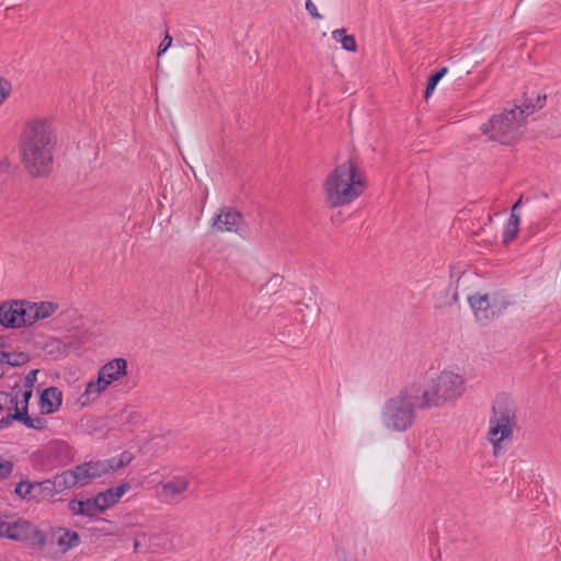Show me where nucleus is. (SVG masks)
Wrapping results in <instances>:
<instances>
[{"label":"nucleus","instance_id":"6ab92c4d","mask_svg":"<svg viewBox=\"0 0 561 561\" xmlns=\"http://www.w3.org/2000/svg\"><path fill=\"white\" fill-rule=\"evenodd\" d=\"M57 545L64 551H68L69 549H72L80 545V536L75 530H71L68 528H61L60 534L57 538Z\"/></svg>","mask_w":561,"mask_h":561},{"label":"nucleus","instance_id":"473e14b6","mask_svg":"<svg viewBox=\"0 0 561 561\" xmlns=\"http://www.w3.org/2000/svg\"><path fill=\"white\" fill-rule=\"evenodd\" d=\"M488 439L492 444L493 455L497 457L503 450L502 443L506 439H500V435H496L495 437L488 435Z\"/></svg>","mask_w":561,"mask_h":561},{"label":"nucleus","instance_id":"6e6552de","mask_svg":"<svg viewBox=\"0 0 561 561\" xmlns=\"http://www.w3.org/2000/svg\"><path fill=\"white\" fill-rule=\"evenodd\" d=\"M0 538L26 541L33 546L43 547L46 537L36 526L24 519L8 522L0 517Z\"/></svg>","mask_w":561,"mask_h":561},{"label":"nucleus","instance_id":"a18cd8bd","mask_svg":"<svg viewBox=\"0 0 561 561\" xmlns=\"http://www.w3.org/2000/svg\"><path fill=\"white\" fill-rule=\"evenodd\" d=\"M362 553H363V556L366 554V548L365 547L362 549Z\"/></svg>","mask_w":561,"mask_h":561},{"label":"nucleus","instance_id":"4c0bfd02","mask_svg":"<svg viewBox=\"0 0 561 561\" xmlns=\"http://www.w3.org/2000/svg\"><path fill=\"white\" fill-rule=\"evenodd\" d=\"M306 10L314 19H321L322 15L318 12L316 4L311 0L306 1Z\"/></svg>","mask_w":561,"mask_h":561},{"label":"nucleus","instance_id":"a878e982","mask_svg":"<svg viewBox=\"0 0 561 561\" xmlns=\"http://www.w3.org/2000/svg\"><path fill=\"white\" fill-rule=\"evenodd\" d=\"M20 422L23 423L27 428L44 430L47 426L45 419L39 416L31 417L26 408H20Z\"/></svg>","mask_w":561,"mask_h":561},{"label":"nucleus","instance_id":"e433bc0d","mask_svg":"<svg viewBox=\"0 0 561 561\" xmlns=\"http://www.w3.org/2000/svg\"><path fill=\"white\" fill-rule=\"evenodd\" d=\"M21 397L22 399L19 400V404H21V408H26V410L28 411V401L32 397V389L21 391Z\"/></svg>","mask_w":561,"mask_h":561},{"label":"nucleus","instance_id":"f8f14e48","mask_svg":"<svg viewBox=\"0 0 561 561\" xmlns=\"http://www.w3.org/2000/svg\"><path fill=\"white\" fill-rule=\"evenodd\" d=\"M111 466L103 460L85 461L73 467L79 486L89 485L95 479L102 478L111 472Z\"/></svg>","mask_w":561,"mask_h":561},{"label":"nucleus","instance_id":"aec40b11","mask_svg":"<svg viewBox=\"0 0 561 561\" xmlns=\"http://www.w3.org/2000/svg\"><path fill=\"white\" fill-rule=\"evenodd\" d=\"M55 484L59 493L65 490L71 489L76 485H79L75 469L65 470L54 477Z\"/></svg>","mask_w":561,"mask_h":561},{"label":"nucleus","instance_id":"f3484780","mask_svg":"<svg viewBox=\"0 0 561 561\" xmlns=\"http://www.w3.org/2000/svg\"><path fill=\"white\" fill-rule=\"evenodd\" d=\"M62 404V392L57 387H49L42 391L39 397L41 411L50 414L59 410Z\"/></svg>","mask_w":561,"mask_h":561},{"label":"nucleus","instance_id":"dca6fc26","mask_svg":"<svg viewBox=\"0 0 561 561\" xmlns=\"http://www.w3.org/2000/svg\"><path fill=\"white\" fill-rule=\"evenodd\" d=\"M68 508L73 515H80L89 518H95L100 513H102L95 496L85 500L72 499L68 503Z\"/></svg>","mask_w":561,"mask_h":561},{"label":"nucleus","instance_id":"f257e3e1","mask_svg":"<svg viewBox=\"0 0 561 561\" xmlns=\"http://www.w3.org/2000/svg\"><path fill=\"white\" fill-rule=\"evenodd\" d=\"M56 139L50 124L44 119L28 122L21 135V156L32 176H44L53 167Z\"/></svg>","mask_w":561,"mask_h":561},{"label":"nucleus","instance_id":"c9c22d12","mask_svg":"<svg viewBox=\"0 0 561 561\" xmlns=\"http://www.w3.org/2000/svg\"><path fill=\"white\" fill-rule=\"evenodd\" d=\"M171 44H172V37L167 33L164 38L161 41V43L159 45L158 56H160L163 53H165L167 49L171 46Z\"/></svg>","mask_w":561,"mask_h":561},{"label":"nucleus","instance_id":"ea45409f","mask_svg":"<svg viewBox=\"0 0 561 561\" xmlns=\"http://www.w3.org/2000/svg\"><path fill=\"white\" fill-rule=\"evenodd\" d=\"M36 375H37V370H31L26 377H25V381L26 383L28 385L30 388H32L33 386V382L36 380Z\"/></svg>","mask_w":561,"mask_h":561},{"label":"nucleus","instance_id":"39448f33","mask_svg":"<svg viewBox=\"0 0 561 561\" xmlns=\"http://www.w3.org/2000/svg\"><path fill=\"white\" fill-rule=\"evenodd\" d=\"M465 378L449 370H443L431 378L425 387L419 383L422 408L426 410L440 408L447 402L456 401L465 393Z\"/></svg>","mask_w":561,"mask_h":561},{"label":"nucleus","instance_id":"cd10ccee","mask_svg":"<svg viewBox=\"0 0 561 561\" xmlns=\"http://www.w3.org/2000/svg\"><path fill=\"white\" fill-rule=\"evenodd\" d=\"M131 460V456L128 453H123L119 457H113L111 459L103 460L105 463L111 466V472L115 471L124 466L128 465Z\"/></svg>","mask_w":561,"mask_h":561},{"label":"nucleus","instance_id":"2eb2a0df","mask_svg":"<svg viewBox=\"0 0 561 561\" xmlns=\"http://www.w3.org/2000/svg\"><path fill=\"white\" fill-rule=\"evenodd\" d=\"M130 490L128 482L122 483L115 488H108L105 491L99 492L95 496L98 504L102 512L110 508L119 502L122 496Z\"/></svg>","mask_w":561,"mask_h":561},{"label":"nucleus","instance_id":"ddd939ff","mask_svg":"<svg viewBox=\"0 0 561 561\" xmlns=\"http://www.w3.org/2000/svg\"><path fill=\"white\" fill-rule=\"evenodd\" d=\"M468 302L473 311L476 321L481 325H488L494 321V312L491 309L490 295H472Z\"/></svg>","mask_w":561,"mask_h":561},{"label":"nucleus","instance_id":"79ce46f5","mask_svg":"<svg viewBox=\"0 0 561 561\" xmlns=\"http://www.w3.org/2000/svg\"><path fill=\"white\" fill-rule=\"evenodd\" d=\"M435 88L436 87L434 84H431L430 82H426V88L424 90V98L428 99L433 94Z\"/></svg>","mask_w":561,"mask_h":561},{"label":"nucleus","instance_id":"423d86ee","mask_svg":"<svg viewBox=\"0 0 561 561\" xmlns=\"http://www.w3.org/2000/svg\"><path fill=\"white\" fill-rule=\"evenodd\" d=\"M127 360L122 357L105 363L100 367L96 380H91L85 385V389L77 399V403L84 408L95 402L113 382L127 375Z\"/></svg>","mask_w":561,"mask_h":561},{"label":"nucleus","instance_id":"7c9ffc66","mask_svg":"<svg viewBox=\"0 0 561 561\" xmlns=\"http://www.w3.org/2000/svg\"><path fill=\"white\" fill-rule=\"evenodd\" d=\"M104 525L102 527H92L90 530L93 533H100L103 536H114L117 533L111 528V523L108 520L102 519Z\"/></svg>","mask_w":561,"mask_h":561},{"label":"nucleus","instance_id":"f03ea898","mask_svg":"<svg viewBox=\"0 0 561 561\" xmlns=\"http://www.w3.org/2000/svg\"><path fill=\"white\" fill-rule=\"evenodd\" d=\"M546 94L536 95L535 102L527 93L524 94L523 104L515 105L511 110H504L501 113L493 114L490 119L480 127L483 135L489 140L504 146L516 144L524 134V125L528 115L536 110H540L546 104Z\"/></svg>","mask_w":561,"mask_h":561},{"label":"nucleus","instance_id":"37998d69","mask_svg":"<svg viewBox=\"0 0 561 561\" xmlns=\"http://www.w3.org/2000/svg\"><path fill=\"white\" fill-rule=\"evenodd\" d=\"M12 396H10L9 393L7 392H3V391H0V401L3 400H7L8 398H11ZM3 410V404L2 402H0V412Z\"/></svg>","mask_w":561,"mask_h":561},{"label":"nucleus","instance_id":"5701e85b","mask_svg":"<svg viewBox=\"0 0 561 561\" xmlns=\"http://www.w3.org/2000/svg\"><path fill=\"white\" fill-rule=\"evenodd\" d=\"M332 38L336 42H340L342 45V48L347 51H356L357 50V44L356 39L353 35H347L345 28H337L332 32Z\"/></svg>","mask_w":561,"mask_h":561},{"label":"nucleus","instance_id":"4468645a","mask_svg":"<svg viewBox=\"0 0 561 561\" xmlns=\"http://www.w3.org/2000/svg\"><path fill=\"white\" fill-rule=\"evenodd\" d=\"M58 309V305L50 301L30 302L26 301V321L28 325L38 320H44L53 316Z\"/></svg>","mask_w":561,"mask_h":561},{"label":"nucleus","instance_id":"20e7f679","mask_svg":"<svg viewBox=\"0 0 561 561\" xmlns=\"http://www.w3.org/2000/svg\"><path fill=\"white\" fill-rule=\"evenodd\" d=\"M416 410L424 409L419 396V382H413L385 401L380 413L381 424L389 432H407L415 423Z\"/></svg>","mask_w":561,"mask_h":561},{"label":"nucleus","instance_id":"2f4dec72","mask_svg":"<svg viewBox=\"0 0 561 561\" xmlns=\"http://www.w3.org/2000/svg\"><path fill=\"white\" fill-rule=\"evenodd\" d=\"M520 206H522V198H519L513 205L512 210H511V216H510L507 224H512V225L519 227L520 219H519V215L517 214V210L520 208Z\"/></svg>","mask_w":561,"mask_h":561},{"label":"nucleus","instance_id":"7ed1b4c3","mask_svg":"<svg viewBox=\"0 0 561 561\" xmlns=\"http://www.w3.org/2000/svg\"><path fill=\"white\" fill-rule=\"evenodd\" d=\"M366 181L353 160L336 165L327 176L323 190L330 207L351 204L365 191Z\"/></svg>","mask_w":561,"mask_h":561},{"label":"nucleus","instance_id":"a211bd4d","mask_svg":"<svg viewBox=\"0 0 561 561\" xmlns=\"http://www.w3.org/2000/svg\"><path fill=\"white\" fill-rule=\"evenodd\" d=\"M48 451L50 455L55 456L56 460L60 465H67L73 458V450L62 440L53 442L48 446Z\"/></svg>","mask_w":561,"mask_h":561},{"label":"nucleus","instance_id":"a19ab883","mask_svg":"<svg viewBox=\"0 0 561 561\" xmlns=\"http://www.w3.org/2000/svg\"><path fill=\"white\" fill-rule=\"evenodd\" d=\"M448 293H451V302L456 304L459 299L457 287H454L453 284H450L447 288Z\"/></svg>","mask_w":561,"mask_h":561},{"label":"nucleus","instance_id":"c85d7f7f","mask_svg":"<svg viewBox=\"0 0 561 561\" xmlns=\"http://www.w3.org/2000/svg\"><path fill=\"white\" fill-rule=\"evenodd\" d=\"M13 462L11 460L4 459L0 456V480H3L11 476L13 471Z\"/></svg>","mask_w":561,"mask_h":561},{"label":"nucleus","instance_id":"9b49d317","mask_svg":"<svg viewBox=\"0 0 561 561\" xmlns=\"http://www.w3.org/2000/svg\"><path fill=\"white\" fill-rule=\"evenodd\" d=\"M213 227L217 231L234 232L240 236L245 232L242 214L230 207L220 209V213L213 220Z\"/></svg>","mask_w":561,"mask_h":561},{"label":"nucleus","instance_id":"c756f323","mask_svg":"<svg viewBox=\"0 0 561 561\" xmlns=\"http://www.w3.org/2000/svg\"><path fill=\"white\" fill-rule=\"evenodd\" d=\"M517 232H518V226H515L512 224H506L505 228H504V232H503V242L505 244H507L511 241H513L516 238Z\"/></svg>","mask_w":561,"mask_h":561},{"label":"nucleus","instance_id":"393cba45","mask_svg":"<svg viewBox=\"0 0 561 561\" xmlns=\"http://www.w3.org/2000/svg\"><path fill=\"white\" fill-rule=\"evenodd\" d=\"M491 309L494 312V320L513 304L508 297L501 294L490 295Z\"/></svg>","mask_w":561,"mask_h":561},{"label":"nucleus","instance_id":"0eeeda50","mask_svg":"<svg viewBox=\"0 0 561 561\" xmlns=\"http://www.w3.org/2000/svg\"><path fill=\"white\" fill-rule=\"evenodd\" d=\"M516 412L517 407L513 399L505 394L496 396L489 420L488 435H500V439H511L517 424Z\"/></svg>","mask_w":561,"mask_h":561},{"label":"nucleus","instance_id":"412c9836","mask_svg":"<svg viewBox=\"0 0 561 561\" xmlns=\"http://www.w3.org/2000/svg\"><path fill=\"white\" fill-rule=\"evenodd\" d=\"M356 539L353 538L352 542L347 540L346 542H342L341 546L336 547L335 556L339 561H358L356 552Z\"/></svg>","mask_w":561,"mask_h":561},{"label":"nucleus","instance_id":"b1692460","mask_svg":"<svg viewBox=\"0 0 561 561\" xmlns=\"http://www.w3.org/2000/svg\"><path fill=\"white\" fill-rule=\"evenodd\" d=\"M36 482H30V481H20L14 489V493L21 497L22 500H35L37 501L36 496Z\"/></svg>","mask_w":561,"mask_h":561},{"label":"nucleus","instance_id":"c03bdc74","mask_svg":"<svg viewBox=\"0 0 561 561\" xmlns=\"http://www.w3.org/2000/svg\"><path fill=\"white\" fill-rule=\"evenodd\" d=\"M139 547H140V542L137 539H135L134 547H133L134 548V552H138Z\"/></svg>","mask_w":561,"mask_h":561},{"label":"nucleus","instance_id":"bb28decb","mask_svg":"<svg viewBox=\"0 0 561 561\" xmlns=\"http://www.w3.org/2000/svg\"><path fill=\"white\" fill-rule=\"evenodd\" d=\"M10 403L12 405H14L15 412L8 414L7 416H4V417H2L0 420V430H4V428L9 427L12 424L13 421L20 422L21 417H20V408H19V397H18V394L10 398Z\"/></svg>","mask_w":561,"mask_h":561},{"label":"nucleus","instance_id":"9d476101","mask_svg":"<svg viewBox=\"0 0 561 561\" xmlns=\"http://www.w3.org/2000/svg\"><path fill=\"white\" fill-rule=\"evenodd\" d=\"M26 319V301L13 300L0 305L1 325L5 328L28 327Z\"/></svg>","mask_w":561,"mask_h":561},{"label":"nucleus","instance_id":"f704fd0d","mask_svg":"<svg viewBox=\"0 0 561 561\" xmlns=\"http://www.w3.org/2000/svg\"><path fill=\"white\" fill-rule=\"evenodd\" d=\"M11 84L4 79H0V104L9 96Z\"/></svg>","mask_w":561,"mask_h":561},{"label":"nucleus","instance_id":"1a4fd4ad","mask_svg":"<svg viewBox=\"0 0 561 561\" xmlns=\"http://www.w3.org/2000/svg\"><path fill=\"white\" fill-rule=\"evenodd\" d=\"M191 481L186 476H173L160 481L154 488L158 501L167 505H176L186 497Z\"/></svg>","mask_w":561,"mask_h":561},{"label":"nucleus","instance_id":"72a5a7b5","mask_svg":"<svg viewBox=\"0 0 561 561\" xmlns=\"http://www.w3.org/2000/svg\"><path fill=\"white\" fill-rule=\"evenodd\" d=\"M447 71L448 69L446 67L437 69L428 77L427 82L436 87L442 78L447 73Z\"/></svg>","mask_w":561,"mask_h":561},{"label":"nucleus","instance_id":"58836bf2","mask_svg":"<svg viewBox=\"0 0 561 561\" xmlns=\"http://www.w3.org/2000/svg\"><path fill=\"white\" fill-rule=\"evenodd\" d=\"M3 363L9 364L11 366H15L19 364L16 360H12V355H11V353H8V352H3L1 354L0 364H3Z\"/></svg>","mask_w":561,"mask_h":561},{"label":"nucleus","instance_id":"4be33fe9","mask_svg":"<svg viewBox=\"0 0 561 561\" xmlns=\"http://www.w3.org/2000/svg\"><path fill=\"white\" fill-rule=\"evenodd\" d=\"M36 489L37 502L41 500L51 499L59 493L54 478L36 482Z\"/></svg>","mask_w":561,"mask_h":561}]
</instances>
